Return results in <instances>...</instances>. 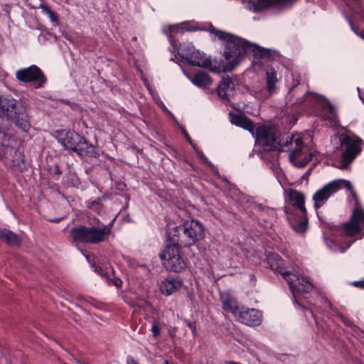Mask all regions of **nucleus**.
I'll return each instance as SVG.
<instances>
[{
    "instance_id": "1",
    "label": "nucleus",
    "mask_w": 364,
    "mask_h": 364,
    "mask_svg": "<svg viewBox=\"0 0 364 364\" xmlns=\"http://www.w3.org/2000/svg\"><path fill=\"white\" fill-rule=\"evenodd\" d=\"M203 226L198 220H187L166 232L164 247L159 253L163 266L173 272L185 270L186 264L179 254V249L195 245L204 237Z\"/></svg>"
},
{
    "instance_id": "2",
    "label": "nucleus",
    "mask_w": 364,
    "mask_h": 364,
    "mask_svg": "<svg viewBox=\"0 0 364 364\" xmlns=\"http://www.w3.org/2000/svg\"><path fill=\"white\" fill-rule=\"evenodd\" d=\"M208 31L214 34L225 46L224 58L227 61L223 67L224 72L231 71L248 53L252 54V63L260 68L272 59L269 50L262 48L233 34L210 26Z\"/></svg>"
},
{
    "instance_id": "3",
    "label": "nucleus",
    "mask_w": 364,
    "mask_h": 364,
    "mask_svg": "<svg viewBox=\"0 0 364 364\" xmlns=\"http://www.w3.org/2000/svg\"><path fill=\"white\" fill-rule=\"evenodd\" d=\"M342 188L350 191L354 200V208L350 220L343 223L339 230L345 236L353 238V241L361 240L364 237V209L360 205L358 196L349 181L336 179L316 191L313 196L314 208L318 209L323 206L331 196Z\"/></svg>"
},
{
    "instance_id": "4",
    "label": "nucleus",
    "mask_w": 364,
    "mask_h": 364,
    "mask_svg": "<svg viewBox=\"0 0 364 364\" xmlns=\"http://www.w3.org/2000/svg\"><path fill=\"white\" fill-rule=\"evenodd\" d=\"M115 220L116 217L107 225L97 220V226L80 225L73 228L70 230V236L73 242L92 245L102 243L109 239Z\"/></svg>"
},
{
    "instance_id": "5",
    "label": "nucleus",
    "mask_w": 364,
    "mask_h": 364,
    "mask_svg": "<svg viewBox=\"0 0 364 364\" xmlns=\"http://www.w3.org/2000/svg\"><path fill=\"white\" fill-rule=\"evenodd\" d=\"M58 141L66 149L75 152L81 157L98 158V149L84 136L74 131L64 129L56 132Z\"/></svg>"
},
{
    "instance_id": "6",
    "label": "nucleus",
    "mask_w": 364,
    "mask_h": 364,
    "mask_svg": "<svg viewBox=\"0 0 364 364\" xmlns=\"http://www.w3.org/2000/svg\"><path fill=\"white\" fill-rule=\"evenodd\" d=\"M0 117L11 120L24 132L31 127L26 107L21 101L12 97L0 96Z\"/></svg>"
},
{
    "instance_id": "7",
    "label": "nucleus",
    "mask_w": 364,
    "mask_h": 364,
    "mask_svg": "<svg viewBox=\"0 0 364 364\" xmlns=\"http://www.w3.org/2000/svg\"><path fill=\"white\" fill-rule=\"evenodd\" d=\"M278 149L289 152L290 161L297 167H304L312 159V155L308 146L304 144L298 134L287 136L286 141L282 144L279 143Z\"/></svg>"
},
{
    "instance_id": "8",
    "label": "nucleus",
    "mask_w": 364,
    "mask_h": 364,
    "mask_svg": "<svg viewBox=\"0 0 364 364\" xmlns=\"http://www.w3.org/2000/svg\"><path fill=\"white\" fill-rule=\"evenodd\" d=\"M278 131L272 126L262 125L255 129V134L256 142L264 149L268 151L279 149Z\"/></svg>"
},
{
    "instance_id": "9",
    "label": "nucleus",
    "mask_w": 364,
    "mask_h": 364,
    "mask_svg": "<svg viewBox=\"0 0 364 364\" xmlns=\"http://www.w3.org/2000/svg\"><path fill=\"white\" fill-rule=\"evenodd\" d=\"M289 289L293 295V303L294 306L302 310H308L304 305L299 304L296 299L299 293H309L313 289L311 282L306 277L290 272L289 277H286Z\"/></svg>"
},
{
    "instance_id": "10",
    "label": "nucleus",
    "mask_w": 364,
    "mask_h": 364,
    "mask_svg": "<svg viewBox=\"0 0 364 364\" xmlns=\"http://www.w3.org/2000/svg\"><path fill=\"white\" fill-rule=\"evenodd\" d=\"M0 161L4 166L14 171H23L24 159L23 154L14 147L0 144Z\"/></svg>"
},
{
    "instance_id": "11",
    "label": "nucleus",
    "mask_w": 364,
    "mask_h": 364,
    "mask_svg": "<svg viewBox=\"0 0 364 364\" xmlns=\"http://www.w3.org/2000/svg\"><path fill=\"white\" fill-rule=\"evenodd\" d=\"M338 139L341 147H345V150L342 152L343 161L352 162L362 150L363 140L357 136H350L346 134H341Z\"/></svg>"
},
{
    "instance_id": "12",
    "label": "nucleus",
    "mask_w": 364,
    "mask_h": 364,
    "mask_svg": "<svg viewBox=\"0 0 364 364\" xmlns=\"http://www.w3.org/2000/svg\"><path fill=\"white\" fill-rule=\"evenodd\" d=\"M16 79L23 82H36L35 88H41L46 82V77L41 70L33 65L26 68L19 69L16 73Z\"/></svg>"
},
{
    "instance_id": "13",
    "label": "nucleus",
    "mask_w": 364,
    "mask_h": 364,
    "mask_svg": "<svg viewBox=\"0 0 364 364\" xmlns=\"http://www.w3.org/2000/svg\"><path fill=\"white\" fill-rule=\"evenodd\" d=\"M181 58L191 65L208 68L212 71L215 70V68H211L210 59L206 58L203 53L195 50L192 46H187L182 50Z\"/></svg>"
},
{
    "instance_id": "14",
    "label": "nucleus",
    "mask_w": 364,
    "mask_h": 364,
    "mask_svg": "<svg viewBox=\"0 0 364 364\" xmlns=\"http://www.w3.org/2000/svg\"><path fill=\"white\" fill-rule=\"evenodd\" d=\"M235 317L238 321L245 325L258 326L262 321V313L254 308L241 306Z\"/></svg>"
},
{
    "instance_id": "15",
    "label": "nucleus",
    "mask_w": 364,
    "mask_h": 364,
    "mask_svg": "<svg viewBox=\"0 0 364 364\" xmlns=\"http://www.w3.org/2000/svg\"><path fill=\"white\" fill-rule=\"evenodd\" d=\"M285 213L291 228L297 232L304 233L308 228L306 213H290L287 208H285Z\"/></svg>"
},
{
    "instance_id": "16",
    "label": "nucleus",
    "mask_w": 364,
    "mask_h": 364,
    "mask_svg": "<svg viewBox=\"0 0 364 364\" xmlns=\"http://www.w3.org/2000/svg\"><path fill=\"white\" fill-rule=\"evenodd\" d=\"M230 121L232 124L242 127L255 134V124L252 121L242 113L229 112Z\"/></svg>"
},
{
    "instance_id": "17",
    "label": "nucleus",
    "mask_w": 364,
    "mask_h": 364,
    "mask_svg": "<svg viewBox=\"0 0 364 364\" xmlns=\"http://www.w3.org/2000/svg\"><path fill=\"white\" fill-rule=\"evenodd\" d=\"M183 282L179 277L170 275L163 280L160 289L164 295L169 296L179 290Z\"/></svg>"
},
{
    "instance_id": "18",
    "label": "nucleus",
    "mask_w": 364,
    "mask_h": 364,
    "mask_svg": "<svg viewBox=\"0 0 364 364\" xmlns=\"http://www.w3.org/2000/svg\"><path fill=\"white\" fill-rule=\"evenodd\" d=\"M289 199L291 204L295 208L294 213H299L301 214L306 213V209L304 205L305 198L302 193L296 190H290L289 193Z\"/></svg>"
},
{
    "instance_id": "19",
    "label": "nucleus",
    "mask_w": 364,
    "mask_h": 364,
    "mask_svg": "<svg viewBox=\"0 0 364 364\" xmlns=\"http://www.w3.org/2000/svg\"><path fill=\"white\" fill-rule=\"evenodd\" d=\"M267 264L272 270L279 273L286 279L291 272L287 271L284 267V260L278 255H270L267 258Z\"/></svg>"
},
{
    "instance_id": "20",
    "label": "nucleus",
    "mask_w": 364,
    "mask_h": 364,
    "mask_svg": "<svg viewBox=\"0 0 364 364\" xmlns=\"http://www.w3.org/2000/svg\"><path fill=\"white\" fill-rule=\"evenodd\" d=\"M220 299L223 310L232 313L235 316L240 309V307L237 306V300L228 292L222 293Z\"/></svg>"
},
{
    "instance_id": "21",
    "label": "nucleus",
    "mask_w": 364,
    "mask_h": 364,
    "mask_svg": "<svg viewBox=\"0 0 364 364\" xmlns=\"http://www.w3.org/2000/svg\"><path fill=\"white\" fill-rule=\"evenodd\" d=\"M234 86V82L229 77H223L219 82L217 90L218 95L222 100H228L227 91Z\"/></svg>"
},
{
    "instance_id": "22",
    "label": "nucleus",
    "mask_w": 364,
    "mask_h": 364,
    "mask_svg": "<svg viewBox=\"0 0 364 364\" xmlns=\"http://www.w3.org/2000/svg\"><path fill=\"white\" fill-rule=\"evenodd\" d=\"M191 81L193 84L199 87H206L210 85L213 82L210 75L204 72H198L196 73L194 76L191 78Z\"/></svg>"
},
{
    "instance_id": "23",
    "label": "nucleus",
    "mask_w": 364,
    "mask_h": 364,
    "mask_svg": "<svg viewBox=\"0 0 364 364\" xmlns=\"http://www.w3.org/2000/svg\"><path fill=\"white\" fill-rule=\"evenodd\" d=\"M0 239L9 245H19V237L12 231L7 229H0Z\"/></svg>"
},
{
    "instance_id": "24",
    "label": "nucleus",
    "mask_w": 364,
    "mask_h": 364,
    "mask_svg": "<svg viewBox=\"0 0 364 364\" xmlns=\"http://www.w3.org/2000/svg\"><path fill=\"white\" fill-rule=\"evenodd\" d=\"M267 89L269 94L272 95L277 89L276 84L278 81L277 73L273 69L267 70L266 73Z\"/></svg>"
},
{
    "instance_id": "25",
    "label": "nucleus",
    "mask_w": 364,
    "mask_h": 364,
    "mask_svg": "<svg viewBox=\"0 0 364 364\" xmlns=\"http://www.w3.org/2000/svg\"><path fill=\"white\" fill-rule=\"evenodd\" d=\"M265 7H274L282 9L287 5L291 4L296 0H258Z\"/></svg>"
},
{
    "instance_id": "26",
    "label": "nucleus",
    "mask_w": 364,
    "mask_h": 364,
    "mask_svg": "<svg viewBox=\"0 0 364 364\" xmlns=\"http://www.w3.org/2000/svg\"><path fill=\"white\" fill-rule=\"evenodd\" d=\"M184 25L188 26V27L186 28L187 31H207L210 34H211V33L208 31V29L210 28L211 26H213L212 24H210L207 28H202L198 27V23H195V22L185 23ZM212 35H213V33H212ZM213 36L215 38H213V41H215V38H217V37L214 34H213Z\"/></svg>"
},
{
    "instance_id": "27",
    "label": "nucleus",
    "mask_w": 364,
    "mask_h": 364,
    "mask_svg": "<svg viewBox=\"0 0 364 364\" xmlns=\"http://www.w3.org/2000/svg\"><path fill=\"white\" fill-rule=\"evenodd\" d=\"M341 320L346 326L350 327L354 333H357L360 332L363 333V331L358 326L354 324L353 322L349 318L341 316Z\"/></svg>"
},
{
    "instance_id": "28",
    "label": "nucleus",
    "mask_w": 364,
    "mask_h": 364,
    "mask_svg": "<svg viewBox=\"0 0 364 364\" xmlns=\"http://www.w3.org/2000/svg\"><path fill=\"white\" fill-rule=\"evenodd\" d=\"M40 8H41L43 9V12H45L46 14H47L48 15L51 21H53V22L57 21L58 16H57L56 14L54 11H53L51 9H50V8L47 5L41 4L40 5Z\"/></svg>"
},
{
    "instance_id": "29",
    "label": "nucleus",
    "mask_w": 364,
    "mask_h": 364,
    "mask_svg": "<svg viewBox=\"0 0 364 364\" xmlns=\"http://www.w3.org/2000/svg\"><path fill=\"white\" fill-rule=\"evenodd\" d=\"M326 109H327L328 114H329V119L331 121H335L337 117V112L336 108L333 107V105L330 102H328Z\"/></svg>"
},
{
    "instance_id": "30",
    "label": "nucleus",
    "mask_w": 364,
    "mask_h": 364,
    "mask_svg": "<svg viewBox=\"0 0 364 364\" xmlns=\"http://www.w3.org/2000/svg\"><path fill=\"white\" fill-rule=\"evenodd\" d=\"M89 208L92 209L93 210L100 213L102 209V204L101 203L100 198H98L96 200L92 201L89 205Z\"/></svg>"
},
{
    "instance_id": "31",
    "label": "nucleus",
    "mask_w": 364,
    "mask_h": 364,
    "mask_svg": "<svg viewBox=\"0 0 364 364\" xmlns=\"http://www.w3.org/2000/svg\"><path fill=\"white\" fill-rule=\"evenodd\" d=\"M151 331L154 337H157L160 335L161 328L157 322L152 323Z\"/></svg>"
},
{
    "instance_id": "32",
    "label": "nucleus",
    "mask_w": 364,
    "mask_h": 364,
    "mask_svg": "<svg viewBox=\"0 0 364 364\" xmlns=\"http://www.w3.org/2000/svg\"><path fill=\"white\" fill-rule=\"evenodd\" d=\"M108 283L109 284H112V285L115 286L117 288H120L122 284V280L119 278L109 279Z\"/></svg>"
},
{
    "instance_id": "33",
    "label": "nucleus",
    "mask_w": 364,
    "mask_h": 364,
    "mask_svg": "<svg viewBox=\"0 0 364 364\" xmlns=\"http://www.w3.org/2000/svg\"><path fill=\"white\" fill-rule=\"evenodd\" d=\"M186 323L189 327V328L191 330L193 335L196 333V325L194 322H191L190 321H186Z\"/></svg>"
},
{
    "instance_id": "34",
    "label": "nucleus",
    "mask_w": 364,
    "mask_h": 364,
    "mask_svg": "<svg viewBox=\"0 0 364 364\" xmlns=\"http://www.w3.org/2000/svg\"><path fill=\"white\" fill-rule=\"evenodd\" d=\"M197 152V154L199 155V156L205 162H208V158L199 150L198 149L196 146L195 148H193Z\"/></svg>"
},
{
    "instance_id": "35",
    "label": "nucleus",
    "mask_w": 364,
    "mask_h": 364,
    "mask_svg": "<svg viewBox=\"0 0 364 364\" xmlns=\"http://www.w3.org/2000/svg\"><path fill=\"white\" fill-rule=\"evenodd\" d=\"M127 364H139L132 356L127 357Z\"/></svg>"
},
{
    "instance_id": "36",
    "label": "nucleus",
    "mask_w": 364,
    "mask_h": 364,
    "mask_svg": "<svg viewBox=\"0 0 364 364\" xmlns=\"http://www.w3.org/2000/svg\"><path fill=\"white\" fill-rule=\"evenodd\" d=\"M95 271L102 276L105 275L104 271L100 267L95 266Z\"/></svg>"
},
{
    "instance_id": "37",
    "label": "nucleus",
    "mask_w": 364,
    "mask_h": 364,
    "mask_svg": "<svg viewBox=\"0 0 364 364\" xmlns=\"http://www.w3.org/2000/svg\"><path fill=\"white\" fill-rule=\"evenodd\" d=\"M183 133H184L185 136H186V139L189 141V143L191 144V146L193 148H195L196 146L193 144L192 140H191L190 136L188 134L187 132L184 130Z\"/></svg>"
},
{
    "instance_id": "38",
    "label": "nucleus",
    "mask_w": 364,
    "mask_h": 364,
    "mask_svg": "<svg viewBox=\"0 0 364 364\" xmlns=\"http://www.w3.org/2000/svg\"><path fill=\"white\" fill-rule=\"evenodd\" d=\"M324 303L331 309H333V304H331V302L326 298H323V299Z\"/></svg>"
},
{
    "instance_id": "39",
    "label": "nucleus",
    "mask_w": 364,
    "mask_h": 364,
    "mask_svg": "<svg viewBox=\"0 0 364 364\" xmlns=\"http://www.w3.org/2000/svg\"><path fill=\"white\" fill-rule=\"evenodd\" d=\"M61 220H62V218H55V219H50V222H52V223H59Z\"/></svg>"
},
{
    "instance_id": "40",
    "label": "nucleus",
    "mask_w": 364,
    "mask_h": 364,
    "mask_svg": "<svg viewBox=\"0 0 364 364\" xmlns=\"http://www.w3.org/2000/svg\"><path fill=\"white\" fill-rule=\"evenodd\" d=\"M363 282H354V284L355 286H360V287H363Z\"/></svg>"
},
{
    "instance_id": "41",
    "label": "nucleus",
    "mask_w": 364,
    "mask_h": 364,
    "mask_svg": "<svg viewBox=\"0 0 364 364\" xmlns=\"http://www.w3.org/2000/svg\"><path fill=\"white\" fill-rule=\"evenodd\" d=\"M119 189H120V190H123L124 188L125 187L124 183H119Z\"/></svg>"
},
{
    "instance_id": "42",
    "label": "nucleus",
    "mask_w": 364,
    "mask_h": 364,
    "mask_svg": "<svg viewBox=\"0 0 364 364\" xmlns=\"http://www.w3.org/2000/svg\"><path fill=\"white\" fill-rule=\"evenodd\" d=\"M359 97H360V99L361 100V101L363 102V103L364 104V94L362 95H360Z\"/></svg>"
},
{
    "instance_id": "43",
    "label": "nucleus",
    "mask_w": 364,
    "mask_h": 364,
    "mask_svg": "<svg viewBox=\"0 0 364 364\" xmlns=\"http://www.w3.org/2000/svg\"><path fill=\"white\" fill-rule=\"evenodd\" d=\"M164 364H173V363L169 362L168 360H166L164 361Z\"/></svg>"
},
{
    "instance_id": "44",
    "label": "nucleus",
    "mask_w": 364,
    "mask_h": 364,
    "mask_svg": "<svg viewBox=\"0 0 364 364\" xmlns=\"http://www.w3.org/2000/svg\"><path fill=\"white\" fill-rule=\"evenodd\" d=\"M301 100L299 99L298 101H297V103H301V101H300Z\"/></svg>"
},
{
    "instance_id": "45",
    "label": "nucleus",
    "mask_w": 364,
    "mask_h": 364,
    "mask_svg": "<svg viewBox=\"0 0 364 364\" xmlns=\"http://www.w3.org/2000/svg\"><path fill=\"white\" fill-rule=\"evenodd\" d=\"M309 312L313 315L312 311L309 310Z\"/></svg>"
}]
</instances>
